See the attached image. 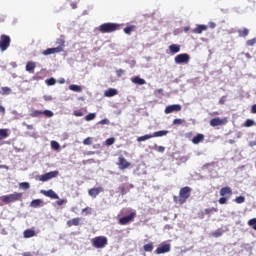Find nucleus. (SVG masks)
Returning <instances> with one entry per match:
<instances>
[{
	"instance_id": "f257e3e1",
	"label": "nucleus",
	"mask_w": 256,
	"mask_h": 256,
	"mask_svg": "<svg viewBox=\"0 0 256 256\" xmlns=\"http://www.w3.org/2000/svg\"><path fill=\"white\" fill-rule=\"evenodd\" d=\"M191 191L192 189L189 186L182 187L179 190V196H173L174 203H178V205H185V203H187V199L191 197Z\"/></svg>"
},
{
	"instance_id": "f03ea898",
	"label": "nucleus",
	"mask_w": 256,
	"mask_h": 256,
	"mask_svg": "<svg viewBox=\"0 0 256 256\" xmlns=\"http://www.w3.org/2000/svg\"><path fill=\"white\" fill-rule=\"evenodd\" d=\"M231 197H233V190L231 189V187H222L220 189V198L218 200V203L220 205H227V202L229 201V199H231Z\"/></svg>"
},
{
	"instance_id": "7ed1b4c3",
	"label": "nucleus",
	"mask_w": 256,
	"mask_h": 256,
	"mask_svg": "<svg viewBox=\"0 0 256 256\" xmlns=\"http://www.w3.org/2000/svg\"><path fill=\"white\" fill-rule=\"evenodd\" d=\"M120 29L121 24L104 23L99 26L98 31H100V33H115V31H119Z\"/></svg>"
},
{
	"instance_id": "20e7f679",
	"label": "nucleus",
	"mask_w": 256,
	"mask_h": 256,
	"mask_svg": "<svg viewBox=\"0 0 256 256\" xmlns=\"http://www.w3.org/2000/svg\"><path fill=\"white\" fill-rule=\"evenodd\" d=\"M0 199L5 203V205H9V203H17V201H21V199H23V193L14 192L13 194L4 195L0 197Z\"/></svg>"
},
{
	"instance_id": "39448f33",
	"label": "nucleus",
	"mask_w": 256,
	"mask_h": 256,
	"mask_svg": "<svg viewBox=\"0 0 256 256\" xmlns=\"http://www.w3.org/2000/svg\"><path fill=\"white\" fill-rule=\"evenodd\" d=\"M109 243V240L105 236H96L92 239V246L95 249H104V247H107Z\"/></svg>"
},
{
	"instance_id": "423d86ee",
	"label": "nucleus",
	"mask_w": 256,
	"mask_h": 256,
	"mask_svg": "<svg viewBox=\"0 0 256 256\" xmlns=\"http://www.w3.org/2000/svg\"><path fill=\"white\" fill-rule=\"evenodd\" d=\"M8 47H11V37L7 34H2L0 36V51H7Z\"/></svg>"
},
{
	"instance_id": "0eeeda50",
	"label": "nucleus",
	"mask_w": 256,
	"mask_h": 256,
	"mask_svg": "<svg viewBox=\"0 0 256 256\" xmlns=\"http://www.w3.org/2000/svg\"><path fill=\"white\" fill-rule=\"evenodd\" d=\"M135 217H137V212L133 211L128 216H124L118 220L119 225H129V223H133L135 221Z\"/></svg>"
},
{
	"instance_id": "6e6552de",
	"label": "nucleus",
	"mask_w": 256,
	"mask_h": 256,
	"mask_svg": "<svg viewBox=\"0 0 256 256\" xmlns=\"http://www.w3.org/2000/svg\"><path fill=\"white\" fill-rule=\"evenodd\" d=\"M59 175V171L55 170V171H51L48 173H45L43 175L39 176V181H42L43 183L47 182V181H51V179H55V177H57Z\"/></svg>"
},
{
	"instance_id": "1a4fd4ad",
	"label": "nucleus",
	"mask_w": 256,
	"mask_h": 256,
	"mask_svg": "<svg viewBox=\"0 0 256 256\" xmlns=\"http://www.w3.org/2000/svg\"><path fill=\"white\" fill-rule=\"evenodd\" d=\"M190 59H191V57L189 56V54L183 53V54H178L174 58V61H175L176 65H181L183 63H189Z\"/></svg>"
},
{
	"instance_id": "9d476101",
	"label": "nucleus",
	"mask_w": 256,
	"mask_h": 256,
	"mask_svg": "<svg viewBox=\"0 0 256 256\" xmlns=\"http://www.w3.org/2000/svg\"><path fill=\"white\" fill-rule=\"evenodd\" d=\"M181 109H183V107L180 104H173V105L166 106L164 113L166 115H169L171 113H179Z\"/></svg>"
},
{
	"instance_id": "9b49d317",
	"label": "nucleus",
	"mask_w": 256,
	"mask_h": 256,
	"mask_svg": "<svg viewBox=\"0 0 256 256\" xmlns=\"http://www.w3.org/2000/svg\"><path fill=\"white\" fill-rule=\"evenodd\" d=\"M118 167L121 171L129 169V167H131V162L127 161V159L121 155L118 157Z\"/></svg>"
},
{
	"instance_id": "f8f14e48",
	"label": "nucleus",
	"mask_w": 256,
	"mask_h": 256,
	"mask_svg": "<svg viewBox=\"0 0 256 256\" xmlns=\"http://www.w3.org/2000/svg\"><path fill=\"white\" fill-rule=\"evenodd\" d=\"M211 127H219L221 125H227V118H212L210 120Z\"/></svg>"
},
{
	"instance_id": "ddd939ff",
	"label": "nucleus",
	"mask_w": 256,
	"mask_h": 256,
	"mask_svg": "<svg viewBox=\"0 0 256 256\" xmlns=\"http://www.w3.org/2000/svg\"><path fill=\"white\" fill-rule=\"evenodd\" d=\"M133 187H135L133 184L125 183L122 184L118 189L121 195H127V193L133 189Z\"/></svg>"
},
{
	"instance_id": "4468645a",
	"label": "nucleus",
	"mask_w": 256,
	"mask_h": 256,
	"mask_svg": "<svg viewBox=\"0 0 256 256\" xmlns=\"http://www.w3.org/2000/svg\"><path fill=\"white\" fill-rule=\"evenodd\" d=\"M171 251V244H162L156 249L157 255H162L163 253H169Z\"/></svg>"
},
{
	"instance_id": "2eb2a0df",
	"label": "nucleus",
	"mask_w": 256,
	"mask_h": 256,
	"mask_svg": "<svg viewBox=\"0 0 256 256\" xmlns=\"http://www.w3.org/2000/svg\"><path fill=\"white\" fill-rule=\"evenodd\" d=\"M208 29H209V26L205 24H198L196 25L195 28L192 29V33H194L195 35H201L203 31H207Z\"/></svg>"
},
{
	"instance_id": "dca6fc26",
	"label": "nucleus",
	"mask_w": 256,
	"mask_h": 256,
	"mask_svg": "<svg viewBox=\"0 0 256 256\" xmlns=\"http://www.w3.org/2000/svg\"><path fill=\"white\" fill-rule=\"evenodd\" d=\"M40 193L45 195V197H49L50 199H59V195L55 193L52 189L50 190H41Z\"/></svg>"
},
{
	"instance_id": "f3484780",
	"label": "nucleus",
	"mask_w": 256,
	"mask_h": 256,
	"mask_svg": "<svg viewBox=\"0 0 256 256\" xmlns=\"http://www.w3.org/2000/svg\"><path fill=\"white\" fill-rule=\"evenodd\" d=\"M81 224V218L76 217L66 222L67 227H79Z\"/></svg>"
},
{
	"instance_id": "a211bd4d",
	"label": "nucleus",
	"mask_w": 256,
	"mask_h": 256,
	"mask_svg": "<svg viewBox=\"0 0 256 256\" xmlns=\"http://www.w3.org/2000/svg\"><path fill=\"white\" fill-rule=\"evenodd\" d=\"M99 193H103V188L102 187L91 188L88 191V195H90V197H93V199H95V197H97V195H99Z\"/></svg>"
},
{
	"instance_id": "6ab92c4d",
	"label": "nucleus",
	"mask_w": 256,
	"mask_h": 256,
	"mask_svg": "<svg viewBox=\"0 0 256 256\" xmlns=\"http://www.w3.org/2000/svg\"><path fill=\"white\" fill-rule=\"evenodd\" d=\"M37 233L33 229H26L23 232L24 239H31V237H35Z\"/></svg>"
},
{
	"instance_id": "aec40b11",
	"label": "nucleus",
	"mask_w": 256,
	"mask_h": 256,
	"mask_svg": "<svg viewBox=\"0 0 256 256\" xmlns=\"http://www.w3.org/2000/svg\"><path fill=\"white\" fill-rule=\"evenodd\" d=\"M35 67H37V64L33 61H29L26 64V71L28 73H35Z\"/></svg>"
},
{
	"instance_id": "412c9836",
	"label": "nucleus",
	"mask_w": 256,
	"mask_h": 256,
	"mask_svg": "<svg viewBox=\"0 0 256 256\" xmlns=\"http://www.w3.org/2000/svg\"><path fill=\"white\" fill-rule=\"evenodd\" d=\"M205 139V135L203 134H197L196 136L193 137L192 139V143L194 145H199V143H201L202 141H204Z\"/></svg>"
},
{
	"instance_id": "4be33fe9",
	"label": "nucleus",
	"mask_w": 256,
	"mask_h": 256,
	"mask_svg": "<svg viewBox=\"0 0 256 256\" xmlns=\"http://www.w3.org/2000/svg\"><path fill=\"white\" fill-rule=\"evenodd\" d=\"M55 53H61V48H48L43 51V55H53Z\"/></svg>"
},
{
	"instance_id": "5701e85b",
	"label": "nucleus",
	"mask_w": 256,
	"mask_h": 256,
	"mask_svg": "<svg viewBox=\"0 0 256 256\" xmlns=\"http://www.w3.org/2000/svg\"><path fill=\"white\" fill-rule=\"evenodd\" d=\"M169 51L170 53L175 55L176 53H179V51H181V46L179 44H172L169 46Z\"/></svg>"
},
{
	"instance_id": "b1692460",
	"label": "nucleus",
	"mask_w": 256,
	"mask_h": 256,
	"mask_svg": "<svg viewBox=\"0 0 256 256\" xmlns=\"http://www.w3.org/2000/svg\"><path fill=\"white\" fill-rule=\"evenodd\" d=\"M165 135H169V130H160L156 131L152 134V137H165Z\"/></svg>"
},
{
	"instance_id": "393cba45",
	"label": "nucleus",
	"mask_w": 256,
	"mask_h": 256,
	"mask_svg": "<svg viewBox=\"0 0 256 256\" xmlns=\"http://www.w3.org/2000/svg\"><path fill=\"white\" fill-rule=\"evenodd\" d=\"M132 83H135V85H145L147 82L145 81V79L139 76H136L132 78Z\"/></svg>"
},
{
	"instance_id": "a878e982",
	"label": "nucleus",
	"mask_w": 256,
	"mask_h": 256,
	"mask_svg": "<svg viewBox=\"0 0 256 256\" xmlns=\"http://www.w3.org/2000/svg\"><path fill=\"white\" fill-rule=\"evenodd\" d=\"M56 45H58L56 47V49H61V52H63V49H65V39L63 38H58L56 40Z\"/></svg>"
},
{
	"instance_id": "bb28decb",
	"label": "nucleus",
	"mask_w": 256,
	"mask_h": 256,
	"mask_svg": "<svg viewBox=\"0 0 256 256\" xmlns=\"http://www.w3.org/2000/svg\"><path fill=\"white\" fill-rule=\"evenodd\" d=\"M117 90L114 88H109L108 90L105 91L104 95L105 97H115L117 95Z\"/></svg>"
},
{
	"instance_id": "cd10ccee",
	"label": "nucleus",
	"mask_w": 256,
	"mask_h": 256,
	"mask_svg": "<svg viewBox=\"0 0 256 256\" xmlns=\"http://www.w3.org/2000/svg\"><path fill=\"white\" fill-rule=\"evenodd\" d=\"M41 205H43V200L41 199H34L30 203V207H34V208L41 207Z\"/></svg>"
},
{
	"instance_id": "c85d7f7f",
	"label": "nucleus",
	"mask_w": 256,
	"mask_h": 256,
	"mask_svg": "<svg viewBox=\"0 0 256 256\" xmlns=\"http://www.w3.org/2000/svg\"><path fill=\"white\" fill-rule=\"evenodd\" d=\"M223 233H225V231H223V229L219 228L216 231L212 232L211 235L212 237H214L215 239L222 237Z\"/></svg>"
},
{
	"instance_id": "c756f323",
	"label": "nucleus",
	"mask_w": 256,
	"mask_h": 256,
	"mask_svg": "<svg viewBox=\"0 0 256 256\" xmlns=\"http://www.w3.org/2000/svg\"><path fill=\"white\" fill-rule=\"evenodd\" d=\"M149 139H153V134H146L144 136H140L137 138L138 143H142V141H147Z\"/></svg>"
},
{
	"instance_id": "7c9ffc66",
	"label": "nucleus",
	"mask_w": 256,
	"mask_h": 256,
	"mask_svg": "<svg viewBox=\"0 0 256 256\" xmlns=\"http://www.w3.org/2000/svg\"><path fill=\"white\" fill-rule=\"evenodd\" d=\"M70 91H75L76 93H81L83 91V88L79 85L72 84L69 86Z\"/></svg>"
},
{
	"instance_id": "2f4dec72",
	"label": "nucleus",
	"mask_w": 256,
	"mask_h": 256,
	"mask_svg": "<svg viewBox=\"0 0 256 256\" xmlns=\"http://www.w3.org/2000/svg\"><path fill=\"white\" fill-rule=\"evenodd\" d=\"M249 35V29L244 28L243 30H238V37L245 38Z\"/></svg>"
},
{
	"instance_id": "473e14b6",
	"label": "nucleus",
	"mask_w": 256,
	"mask_h": 256,
	"mask_svg": "<svg viewBox=\"0 0 256 256\" xmlns=\"http://www.w3.org/2000/svg\"><path fill=\"white\" fill-rule=\"evenodd\" d=\"M9 137L8 129H0V139H7Z\"/></svg>"
},
{
	"instance_id": "72a5a7b5",
	"label": "nucleus",
	"mask_w": 256,
	"mask_h": 256,
	"mask_svg": "<svg viewBox=\"0 0 256 256\" xmlns=\"http://www.w3.org/2000/svg\"><path fill=\"white\" fill-rule=\"evenodd\" d=\"M143 249L146 253H151V251H153V242H150L148 244H145L143 246Z\"/></svg>"
},
{
	"instance_id": "f704fd0d",
	"label": "nucleus",
	"mask_w": 256,
	"mask_h": 256,
	"mask_svg": "<svg viewBox=\"0 0 256 256\" xmlns=\"http://www.w3.org/2000/svg\"><path fill=\"white\" fill-rule=\"evenodd\" d=\"M133 31H135V25H130V26L124 28V33L126 35H131V33H133Z\"/></svg>"
},
{
	"instance_id": "c9c22d12",
	"label": "nucleus",
	"mask_w": 256,
	"mask_h": 256,
	"mask_svg": "<svg viewBox=\"0 0 256 256\" xmlns=\"http://www.w3.org/2000/svg\"><path fill=\"white\" fill-rule=\"evenodd\" d=\"M20 189H23L24 191H27V189H30L31 185L29 182H21L19 184Z\"/></svg>"
},
{
	"instance_id": "e433bc0d",
	"label": "nucleus",
	"mask_w": 256,
	"mask_h": 256,
	"mask_svg": "<svg viewBox=\"0 0 256 256\" xmlns=\"http://www.w3.org/2000/svg\"><path fill=\"white\" fill-rule=\"evenodd\" d=\"M204 211L206 215H211V213H217V211L219 210L215 207H212V208H206Z\"/></svg>"
},
{
	"instance_id": "4c0bfd02",
	"label": "nucleus",
	"mask_w": 256,
	"mask_h": 256,
	"mask_svg": "<svg viewBox=\"0 0 256 256\" xmlns=\"http://www.w3.org/2000/svg\"><path fill=\"white\" fill-rule=\"evenodd\" d=\"M249 227H252L256 231V218H252L248 221Z\"/></svg>"
},
{
	"instance_id": "58836bf2",
	"label": "nucleus",
	"mask_w": 256,
	"mask_h": 256,
	"mask_svg": "<svg viewBox=\"0 0 256 256\" xmlns=\"http://www.w3.org/2000/svg\"><path fill=\"white\" fill-rule=\"evenodd\" d=\"M96 117H97V114L89 113L88 115H86L85 121H93V119H95Z\"/></svg>"
},
{
	"instance_id": "ea45409f",
	"label": "nucleus",
	"mask_w": 256,
	"mask_h": 256,
	"mask_svg": "<svg viewBox=\"0 0 256 256\" xmlns=\"http://www.w3.org/2000/svg\"><path fill=\"white\" fill-rule=\"evenodd\" d=\"M30 115H31V117H41V115H43V111L34 110V111H32V113Z\"/></svg>"
},
{
	"instance_id": "a19ab883",
	"label": "nucleus",
	"mask_w": 256,
	"mask_h": 256,
	"mask_svg": "<svg viewBox=\"0 0 256 256\" xmlns=\"http://www.w3.org/2000/svg\"><path fill=\"white\" fill-rule=\"evenodd\" d=\"M11 93V88L9 87H2L1 88V94L2 95H9Z\"/></svg>"
},
{
	"instance_id": "79ce46f5",
	"label": "nucleus",
	"mask_w": 256,
	"mask_h": 256,
	"mask_svg": "<svg viewBox=\"0 0 256 256\" xmlns=\"http://www.w3.org/2000/svg\"><path fill=\"white\" fill-rule=\"evenodd\" d=\"M235 203H237L238 205H241V203H245V197L244 196H237L235 198Z\"/></svg>"
},
{
	"instance_id": "37998d69",
	"label": "nucleus",
	"mask_w": 256,
	"mask_h": 256,
	"mask_svg": "<svg viewBox=\"0 0 256 256\" xmlns=\"http://www.w3.org/2000/svg\"><path fill=\"white\" fill-rule=\"evenodd\" d=\"M44 72H45V70H41L40 72L36 73V75L34 76V79L36 81H41V79H43V76H41V75H43Z\"/></svg>"
},
{
	"instance_id": "c03bdc74",
	"label": "nucleus",
	"mask_w": 256,
	"mask_h": 256,
	"mask_svg": "<svg viewBox=\"0 0 256 256\" xmlns=\"http://www.w3.org/2000/svg\"><path fill=\"white\" fill-rule=\"evenodd\" d=\"M253 125H255V121L252 119H247L244 123V127H253Z\"/></svg>"
},
{
	"instance_id": "a18cd8bd",
	"label": "nucleus",
	"mask_w": 256,
	"mask_h": 256,
	"mask_svg": "<svg viewBox=\"0 0 256 256\" xmlns=\"http://www.w3.org/2000/svg\"><path fill=\"white\" fill-rule=\"evenodd\" d=\"M51 147H52V149H54L55 151H59V149H60V145H59V143L57 142V141H52L51 142Z\"/></svg>"
},
{
	"instance_id": "49530a36",
	"label": "nucleus",
	"mask_w": 256,
	"mask_h": 256,
	"mask_svg": "<svg viewBox=\"0 0 256 256\" xmlns=\"http://www.w3.org/2000/svg\"><path fill=\"white\" fill-rule=\"evenodd\" d=\"M173 125H183V123H185V120L181 119V118H176L173 120Z\"/></svg>"
},
{
	"instance_id": "de8ad7c7",
	"label": "nucleus",
	"mask_w": 256,
	"mask_h": 256,
	"mask_svg": "<svg viewBox=\"0 0 256 256\" xmlns=\"http://www.w3.org/2000/svg\"><path fill=\"white\" fill-rule=\"evenodd\" d=\"M45 83L48 86H52V85H55V83H57V80H55V78H50V79L45 80Z\"/></svg>"
},
{
	"instance_id": "09e8293b",
	"label": "nucleus",
	"mask_w": 256,
	"mask_h": 256,
	"mask_svg": "<svg viewBox=\"0 0 256 256\" xmlns=\"http://www.w3.org/2000/svg\"><path fill=\"white\" fill-rule=\"evenodd\" d=\"M92 144H93L92 137H87L86 139L83 140V145H92Z\"/></svg>"
},
{
	"instance_id": "8fccbe9b",
	"label": "nucleus",
	"mask_w": 256,
	"mask_h": 256,
	"mask_svg": "<svg viewBox=\"0 0 256 256\" xmlns=\"http://www.w3.org/2000/svg\"><path fill=\"white\" fill-rule=\"evenodd\" d=\"M73 115L74 117H83L84 113L81 110H74Z\"/></svg>"
},
{
	"instance_id": "3c124183",
	"label": "nucleus",
	"mask_w": 256,
	"mask_h": 256,
	"mask_svg": "<svg viewBox=\"0 0 256 256\" xmlns=\"http://www.w3.org/2000/svg\"><path fill=\"white\" fill-rule=\"evenodd\" d=\"M255 43H256V38H253V39L248 40V41L246 42V45H247L248 47H253V45H255Z\"/></svg>"
},
{
	"instance_id": "603ef678",
	"label": "nucleus",
	"mask_w": 256,
	"mask_h": 256,
	"mask_svg": "<svg viewBox=\"0 0 256 256\" xmlns=\"http://www.w3.org/2000/svg\"><path fill=\"white\" fill-rule=\"evenodd\" d=\"M42 115H45L46 117H53V112L51 110H44L42 111Z\"/></svg>"
},
{
	"instance_id": "864d4df0",
	"label": "nucleus",
	"mask_w": 256,
	"mask_h": 256,
	"mask_svg": "<svg viewBox=\"0 0 256 256\" xmlns=\"http://www.w3.org/2000/svg\"><path fill=\"white\" fill-rule=\"evenodd\" d=\"M114 143H115V138H108L106 140V145H108V147L113 145Z\"/></svg>"
},
{
	"instance_id": "5fc2aeb1",
	"label": "nucleus",
	"mask_w": 256,
	"mask_h": 256,
	"mask_svg": "<svg viewBox=\"0 0 256 256\" xmlns=\"http://www.w3.org/2000/svg\"><path fill=\"white\" fill-rule=\"evenodd\" d=\"M24 127H26V129H28V131L33 130L35 127L33 126V124H27L25 122H23Z\"/></svg>"
},
{
	"instance_id": "6e6d98bb",
	"label": "nucleus",
	"mask_w": 256,
	"mask_h": 256,
	"mask_svg": "<svg viewBox=\"0 0 256 256\" xmlns=\"http://www.w3.org/2000/svg\"><path fill=\"white\" fill-rule=\"evenodd\" d=\"M116 75L117 77H121L122 75H125V70L123 69L116 70Z\"/></svg>"
},
{
	"instance_id": "4d7b16f0",
	"label": "nucleus",
	"mask_w": 256,
	"mask_h": 256,
	"mask_svg": "<svg viewBox=\"0 0 256 256\" xmlns=\"http://www.w3.org/2000/svg\"><path fill=\"white\" fill-rule=\"evenodd\" d=\"M82 213H86V215H91V208L89 207L83 208Z\"/></svg>"
},
{
	"instance_id": "13d9d810",
	"label": "nucleus",
	"mask_w": 256,
	"mask_h": 256,
	"mask_svg": "<svg viewBox=\"0 0 256 256\" xmlns=\"http://www.w3.org/2000/svg\"><path fill=\"white\" fill-rule=\"evenodd\" d=\"M100 125H109V119H103L99 122Z\"/></svg>"
},
{
	"instance_id": "bf43d9fd",
	"label": "nucleus",
	"mask_w": 256,
	"mask_h": 256,
	"mask_svg": "<svg viewBox=\"0 0 256 256\" xmlns=\"http://www.w3.org/2000/svg\"><path fill=\"white\" fill-rule=\"evenodd\" d=\"M250 113H252L253 115L256 114V104L251 106Z\"/></svg>"
},
{
	"instance_id": "052dcab7",
	"label": "nucleus",
	"mask_w": 256,
	"mask_h": 256,
	"mask_svg": "<svg viewBox=\"0 0 256 256\" xmlns=\"http://www.w3.org/2000/svg\"><path fill=\"white\" fill-rule=\"evenodd\" d=\"M157 151H158V153H165V147L159 146Z\"/></svg>"
},
{
	"instance_id": "680f3d73",
	"label": "nucleus",
	"mask_w": 256,
	"mask_h": 256,
	"mask_svg": "<svg viewBox=\"0 0 256 256\" xmlns=\"http://www.w3.org/2000/svg\"><path fill=\"white\" fill-rule=\"evenodd\" d=\"M208 27H210V29H215V27H217V24H215L214 22H209Z\"/></svg>"
},
{
	"instance_id": "e2e57ef3",
	"label": "nucleus",
	"mask_w": 256,
	"mask_h": 256,
	"mask_svg": "<svg viewBox=\"0 0 256 256\" xmlns=\"http://www.w3.org/2000/svg\"><path fill=\"white\" fill-rule=\"evenodd\" d=\"M219 104H220V105H225V96H222V97L219 99Z\"/></svg>"
},
{
	"instance_id": "0e129e2a",
	"label": "nucleus",
	"mask_w": 256,
	"mask_h": 256,
	"mask_svg": "<svg viewBox=\"0 0 256 256\" xmlns=\"http://www.w3.org/2000/svg\"><path fill=\"white\" fill-rule=\"evenodd\" d=\"M64 203H65V200H63V199H59V200L56 202V204L59 205V206L63 205Z\"/></svg>"
},
{
	"instance_id": "69168bd1",
	"label": "nucleus",
	"mask_w": 256,
	"mask_h": 256,
	"mask_svg": "<svg viewBox=\"0 0 256 256\" xmlns=\"http://www.w3.org/2000/svg\"><path fill=\"white\" fill-rule=\"evenodd\" d=\"M84 155H95V151H87V152H84Z\"/></svg>"
},
{
	"instance_id": "338daca9",
	"label": "nucleus",
	"mask_w": 256,
	"mask_h": 256,
	"mask_svg": "<svg viewBox=\"0 0 256 256\" xmlns=\"http://www.w3.org/2000/svg\"><path fill=\"white\" fill-rule=\"evenodd\" d=\"M22 256H33L31 252H24L22 253Z\"/></svg>"
},
{
	"instance_id": "774afa93",
	"label": "nucleus",
	"mask_w": 256,
	"mask_h": 256,
	"mask_svg": "<svg viewBox=\"0 0 256 256\" xmlns=\"http://www.w3.org/2000/svg\"><path fill=\"white\" fill-rule=\"evenodd\" d=\"M250 147H255L256 146V140L249 142Z\"/></svg>"
}]
</instances>
